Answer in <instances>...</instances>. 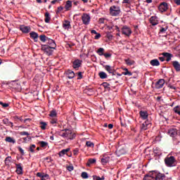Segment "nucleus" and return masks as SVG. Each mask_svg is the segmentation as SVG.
Masks as SVG:
<instances>
[{
	"label": "nucleus",
	"mask_w": 180,
	"mask_h": 180,
	"mask_svg": "<svg viewBox=\"0 0 180 180\" xmlns=\"http://www.w3.org/2000/svg\"><path fill=\"white\" fill-rule=\"evenodd\" d=\"M58 134L63 137V139H66V140H74L75 137V133L72 132L69 129H61L58 131Z\"/></svg>",
	"instance_id": "nucleus-1"
},
{
	"label": "nucleus",
	"mask_w": 180,
	"mask_h": 180,
	"mask_svg": "<svg viewBox=\"0 0 180 180\" xmlns=\"http://www.w3.org/2000/svg\"><path fill=\"white\" fill-rule=\"evenodd\" d=\"M165 164L167 167H172L176 166V160L174 156H167L165 158Z\"/></svg>",
	"instance_id": "nucleus-2"
},
{
	"label": "nucleus",
	"mask_w": 180,
	"mask_h": 180,
	"mask_svg": "<svg viewBox=\"0 0 180 180\" xmlns=\"http://www.w3.org/2000/svg\"><path fill=\"white\" fill-rule=\"evenodd\" d=\"M110 15L111 16H118V15H120V7L117 6L110 7Z\"/></svg>",
	"instance_id": "nucleus-3"
},
{
	"label": "nucleus",
	"mask_w": 180,
	"mask_h": 180,
	"mask_svg": "<svg viewBox=\"0 0 180 180\" xmlns=\"http://www.w3.org/2000/svg\"><path fill=\"white\" fill-rule=\"evenodd\" d=\"M82 20L83 25H89V22H91V16L89 14L84 13L82 15Z\"/></svg>",
	"instance_id": "nucleus-4"
},
{
	"label": "nucleus",
	"mask_w": 180,
	"mask_h": 180,
	"mask_svg": "<svg viewBox=\"0 0 180 180\" xmlns=\"http://www.w3.org/2000/svg\"><path fill=\"white\" fill-rule=\"evenodd\" d=\"M121 32L122 34H124V36H127L128 37L129 36H130V34H131V30L130 29V27L126 25L122 27Z\"/></svg>",
	"instance_id": "nucleus-5"
},
{
	"label": "nucleus",
	"mask_w": 180,
	"mask_h": 180,
	"mask_svg": "<svg viewBox=\"0 0 180 180\" xmlns=\"http://www.w3.org/2000/svg\"><path fill=\"white\" fill-rule=\"evenodd\" d=\"M158 9L160 12H167V11H168V4H167L165 1L160 3L158 6Z\"/></svg>",
	"instance_id": "nucleus-6"
},
{
	"label": "nucleus",
	"mask_w": 180,
	"mask_h": 180,
	"mask_svg": "<svg viewBox=\"0 0 180 180\" xmlns=\"http://www.w3.org/2000/svg\"><path fill=\"white\" fill-rule=\"evenodd\" d=\"M153 176L155 180H165V175L157 171H153Z\"/></svg>",
	"instance_id": "nucleus-7"
},
{
	"label": "nucleus",
	"mask_w": 180,
	"mask_h": 180,
	"mask_svg": "<svg viewBox=\"0 0 180 180\" xmlns=\"http://www.w3.org/2000/svg\"><path fill=\"white\" fill-rule=\"evenodd\" d=\"M41 50H43L48 56H51V54H53V49H51V48L49 47L47 45H43L41 46Z\"/></svg>",
	"instance_id": "nucleus-8"
},
{
	"label": "nucleus",
	"mask_w": 180,
	"mask_h": 180,
	"mask_svg": "<svg viewBox=\"0 0 180 180\" xmlns=\"http://www.w3.org/2000/svg\"><path fill=\"white\" fill-rule=\"evenodd\" d=\"M164 84H165V80L163 79H160L155 83V87L156 88V89H161V88L164 86Z\"/></svg>",
	"instance_id": "nucleus-9"
},
{
	"label": "nucleus",
	"mask_w": 180,
	"mask_h": 180,
	"mask_svg": "<svg viewBox=\"0 0 180 180\" xmlns=\"http://www.w3.org/2000/svg\"><path fill=\"white\" fill-rule=\"evenodd\" d=\"M72 64L73 68H75V70H78V68L82 65V60L76 59L73 61Z\"/></svg>",
	"instance_id": "nucleus-10"
},
{
	"label": "nucleus",
	"mask_w": 180,
	"mask_h": 180,
	"mask_svg": "<svg viewBox=\"0 0 180 180\" xmlns=\"http://www.w3.org/2000/svg\"><path fill=\"white\" fill-rule=\"evenodd\" d=\"M13 89H15V91H21L22 86H20V84H19L17 82H13L11 83Z\"/></svg>",
	"instance_id": "nucleus-11"
},
{
	"label": "nucleus",
	"mask_w": 180,
	"mask_h": 180,
	"mask_svg": "<svg viewBox=\"0 0 180 180\" xmlns=\"http://www.w3.org/2000/svg\"><path fill=\"white\" fill-rule=\"evenodd\" d=\"M143 180H155L154 177V171L150 172L148 174H146Z\"/></svg>",
	"instance_id": "nucleus-12"
},
{
	"label": "nucleus",
	"mask_w": 180,
	"mask_h": 180,
	"mask_svg": "<svg viewBox=\"0 0 180 180\" xmlns=\"http://www.w3.org/2000/svg\"><path fill=\"white\" fill-rule=\"evenodd\" d=\"M149 22L152 24V26H157V25H158V20L157 16L150 17Z\"/></svg>",
	"instance_id": "nucleus-13"
},
{
	"label": "nucleus",
	"mask_w": 180,
	"mask_h": 180,
	"mask_svg": "<svg viewBox=\"0 0 180 180\" xmlns=\"http://www.w3.org/2000/svg\"><path fill=\"white\" fill-rule=\"evenodd\" d=\"M15 167H16L15 172L18 175H22L23 174V167H22V165H20V164H16Z\"/></svg>",
	"instance_id": "nucleus-14"
},
{
	"label": "nucleus",
	"mask_w": 180,
	"mask_h": 180,
	"mask_svg": "<svg viewBox=\"0 0 180 180\" xmlns=\"http://www.w3.org/2000/svg\"><path fill=\"white\" fill-rule=\"evenodd\" d=\"M104 68L108 72H109V74L115 75V69H113L110 65H106L104 66Z\"/></svg>",
	"instance_id": "nucleus-15"
},
{
	"label": "nucleus",
	"mask_w": 180,
	"mask_h": 180,
	"mask_svg": "<svg viewBox=\"0 0 180 180\" xmlns=\"http://www.w3.org/2000/svg\"><path fill=\"white\" fill-rule=\"evenodd\" d=\"M139 115L143 120H147L148 118V112H147V111L141 110L139 112Z\"/></svg>",
	"instance_id": "nucleus-16"
},
{
	"label": "nucleus",
	"mask_w": 180,
	"mask_h": 180,
	"mask_svg": "<svg viewBox=\"0 0 180 180\" xmlns=\"http://www.w3.org/2000/svg\"><path fill=\"white\" fill-rule=\"evenodd\" d=\"M168 134L170 136V137H175L178 134V131H176V129H172L168 131Z\"/></svg>",
	"instance_id": "nucleus-17"
},
{
	"label": "nucleus",
	"mask_w": 180,
	"mask_h": 180,
	"mask_svg": "<svg viewBox=\"0 0 180 180\" xmlns=\"http://www.w3.org/2000/svg\"><path fill=\"white\" fill-rule=\"evenodd\" d=\"M172 65L176 71L179 72L180 71V64L179 62L174 60L172 62Z\"/></svg>",
	"instance_id": "nucleus-18"
},
{
	"label": "nucleus",
	"mask_w": 180,
	"mask_h": 180,
	"mask_svg": "<svg viewBox=\"0 0 180 180\" xmlns=\"http://www.w3.org/2000/svg\"><path fill=\"white\" fill-rule=\"evenodd\" d=\"M66 77L69 79H72V78H74L75 77V73H74V72H72V70H68L66 72Z\"/></svg>",
	"instance_id": "nucleus-19"
},
{
	"label": "nucleus",
	"mask_w": 180,
	"mask_h": 180,
	"mask_svg": "<svg viewBox=\"0 0 180 180\" xmlns=\"http://www.w3.org/2000/svg\"><path fill=\"white\" fill-rule=\"evenodd\" d=\"M63 27L65 30H68V29H71V22L68 20H65V22L63 24Z\"/></svg>",
	"instance_id": "nucleus-20"
},
{
	"label": "nucleus",
	"mask_w": 180,
	"mask_h": 180,
	"mask_svg": "<svg viewBox=\"0 0 180 180\" xmlns=\"http://www.w3.org/2000/svg\"><path fill=\"white\" fill-rule=\"evenodd\" d=\"M20 30L22 33H29V32H30V27L22 25L20 26Z\"/></svg>",
	"instance_id": "nucleus-21"
},
{
	"label": "nucleus",
	"mask_w": 180,
	"mask_h": 180,
	"mask_svg": "<svg viewBox=\"0 0 180 180\" xmlns=\"http://www.w3.org/2000/svg\"><path fill=\"white\" fill-rule=\"evenodd\" d=\"M49 42L51 43L50 45H48L49 49H51L52 50H56V47H57V45L56 44V42L53 39H49Z\"/></svg>",
	"instance_id": "nucleus-22"
},
{
	"label": "nucleus",
	"mask_w": 180,
	"mask_h": 180,
	"mask_svg": "<svg viewBox=\"0 0 180 180\" xmlns=\"http://www.w3.org/2000/svg\"><path fill=\"white\" fill-rule=\"evenodd\" d=\"M151 124H149L148 122H147V121L144 122L141 126V130L142 131H145L147 130V129H148V127L150 126Z\"/></svg>",
	"instance_id": "nucleus-23"
},
{
	"label": "nucleus",
	"mask_w": 180,
	"mask_h": 180,
	"mask_svg": "<svg viewBox=\"0 0 180 180\" xmlns=\"http://www.w3.org/2000/svg\"><path fill=\"white\" fill-rule=\"evenodd\" d=\"M72 8V2L70 0L66 1V4L65 6V8L66 11H70Z\"/></svg>",
	"instance_id": "nucleus-24"
},
{
	"label": "nucleus",
	"mask_w": 180,
	"mask_h": 180,
	"mask_svg": "<svg viewBox=\"0 0 180 180\" xmlns=\"http://www.w3.org/2000/svg\"><path fill=\"white\" fill-rule=\"evenodd\" d=\"M150 65H152L153 67H158V65H160V61H158V59H153L150 60Z\"/></svg>",
	"instance_id": "nucleus-25"
},
{
	"label": "nucleus",
	"mask_w": 180,
	"mask_h": 180,
	"mask_svg": "<svg viewBox=\"0 0 180 180\" xmlns=\"http://www.w3.org/2000/svg\"><path fill=\"white\" fill-rule=\"evenodd\" d=\"M68 151H70V148H68L66 149L62 150L58 153L59 154V157H63V156L65 155V154H67L68 153Z\"/></svg>",
	"instance_id": "nucleus-26"
},
{
	"label": "nucleus",
	"mask_w": 180,
	"mask_h": 180,
	"mask_svg": "<svg viewBox=\"0 0 180 180\" xmlns=\"http://www.w3.org/2000/svg\"><path fill=\"white\" fill-rule=\"evenodd\" d=\"M163 56L166 61H171V58L172 57V55L171 53H164Z\"/></svg>",
	"instance_id": "nucleus-27"
},
{
	"label": "nucleus",
	"mask_w": 180,
	"mask_h": 180,
	"mask_svg": "<svg viewBox=\"0 0 180 180\" xmlns=\"http://www.w3.org/2000/svg\"><path fill=\"white\" fill-rule=\"evenodd\" d=\"M124 62L126 63L127 65H134V63H136L134 60L130 58L125 59Z\"/></svg>",
	"instance_id": "nucleus-28"
},
{
	"label": "nucleus",
	"mask_w": 180,
	"mask_h": 180,
	"mask_svg": "<svg viewBox=\"0 0 180 180\" xmlns=\"http://www.w3.org/2000/svg\"><path fill=\"white\" fill-rule=\"evenodd\" d=\"M98 76L100 77V78L101 79H105L108 78V75H106V72H100L98 73Z\"/></svg>",
	"instance_id": "nucleus-29"
},
{
	"label": "nucleus",
	"mask_w": 180,
	"mask_h": 180,
	"mask_svg": "<svg viewBox=\"0 0 180 180\" xmlns=\"http://www.w3.org/2000/svg\"><path fill=\"white\" fill-rule=\"evenodd\" d=\"M51 20V17H50V13L48 12L45 13V22L49 23Z\"/></svg>",
	"instance_id": "nucleus-30"
},
{
	"label": "nucleus",
	"mask_w": 180,
	"mask_h": 180,
	"mask_svg": "<svg viewBox=\"0 0 180 180\" xmlns=\"http://www.w3.org/2000/svg\"><path fill=\"white\" fill-rule=\"evenodd\" d=\"M30 37H32V39H34V40H37V39H39V34H37V33L32 32H30Z\"/></svg>",
	"instance_id": "nucleus-31"
},
{
	"label": "nucleus",
	"mask_w": 180,
	"mask_h": 180,
	"mask_svg": "<svg viewBox=\"0 0 180 180\" xmlns=\"http://www.w3.org/2000/svg\"><path fill=\"white\" fill-rule=\"evenodd\" d=\"M11 162H12V157L8 156L5 159V164H6V165H11Z\"/></svg>",
	"instance_id": "nucleus-32"
},
{
	"label": "nucleus",
	"mask_w": 180,
	"mask_h": 180,
	"mask_svg": "<svg viewBox=\"0 0 180 180\" xmlns=\"http://www.w3.org/2000/svg\"><path fill=\"white\" fill-rule=\"evenodd\" d=\"M110 158L109 157H104L103 158L101 159V162L103 165H106L108 164V162L109 161Z\"/></svg>",
	"instance_id": "nucleus-33"
},
{
	"label": "nucleus",
	"mask_w": 180,
	"mask_h": 180,
	"mask_svg": "<svg viewBox=\"0 0 180 180\" xmlns=\"http://www.w3.org/2000/svg\"><path fill=\"white\" fill-rule=\"evenodd\" d=\"M6 141H7V143H13V144H15V143H16V141L11 136L6 137Z\"/></svg>",
	"instance_id": "nucleus-34"
},
{
	"label": "nucleus",
	"mask_w": 180,
	"mask_h": 180,
	"mask_svg": "<svg viewBox=\"0 0 180 180\" xmlns=\"http://www.w3.org/2000/svg\"><path fill=\"white\" fill-rule=\"evenodd\" d=\"M95 162H96V159H89V161L86 163L87 167H91V164H95Z\"/></svg>",
	"instance_id": "nucleus-35"
},
{
	"label": "nucleus",
	"mask_w": 180,
	"mask_h": 180,
	"mask_svg": "<svg viewBox=\"0 0 180 180\" xmlns=\"http://www.w3.org/2000/svg\"><path fill=\"white\" fill-rule=\"evenodd\" d=\"M97 53H98V56H103L105 53V49L103 48H99L97 50Z\"/></svg>",
	"instance_id": "nucleus-36"
},
{
	"label": "nucleus",
	"mask_w": 180,
	"mask_h": 180,
	"mask_svg": "<svg viewBox=\"0 0 180 180\" xmlns=\"http://www.w3.org/2000/svg\"><path fill=\"white\" fill-rule=\"evenodd\" d=\"M47 127V123L44 122H40V127L41 130H46V127Z\"/></svg>",
	"instance_id": "nucleus-37"
},
{
	"label": "nucleus",
	"mask_w": 180,
	"mask_h": 180,
	"mask_svg": "<svg viewBox=\"0 0 180 180\" xmlns=\"http://www.w3.org/2000/svg\"><path fill=\"white\" fill-rule=\"evenodd\" d=\"M49 116L51 117H57V112H56V110H52L51 111Z\"/></svg>",
	"instance_id": "nucleus-38"
},
{
	"label": "nucleus",
	"mask_w": 180,
	"mask_h": 180,
	"mask_svg": "<svg viewBox=\"0 0 180 180\" xmlns=\"http://www.w3.org/2000/svg\"><path fill=\"white\" fill-rule=\"evenodd\" d=\"M82 178H83V179H88V173H86V172H83L82 173Z\"/></svg>",
	"instance_id": "nucleus-39"
},
{
	"label": "nucleus",
	"mask_w": 180,
	"mask_h": 180,
	"mask_svg": "<svg viewBox=\"0 0 180 180\" xmlns=\"http://www.w3.org/2000/svg\"><path fill=\"white\" fill-rule=\"evenodd\" d=\"M174 111L175 113H177V115L179 116H180V108L179 106H176L174 108Z\"/></svg>",
	"instance_id": "nucleus-40"
},
{
	"label": "nucleus",
	"mask_w": 180,
	"mask_h": 180,
	"mask_svg": "<svg viewBox=\"0 0 180 180\" xmlns=\"http://www.w3.org/2000/svg\"><path fill=\"white\" fill-rule=\"evenodd\" d=\"M51 124L56 126L57 124V118H52L50 121Z\"/></svg>",
	"instance_id": "nucleus-41"
},
{
	"label": "nucleus",
	"mask_w": 180,
	"mask_h": 180,
	"mask_svg": "<svg viewBox=\"0 0 180 180\" xmlns=\"http://www.w3.org/2000/svg\"><path fill=\"white\" fill-rule=\"evenodd\" d=\"M86 146L87 147H94V143H92L91 141H86Z\"/></svg>",
	"instance_id": "nucleus-42"
},
{
	"label": "nucleus",
	"mask_w": 180,
	"mask_h": 180,
	"mask_svg": "<svg viewBox=\"0 0 180 180\" xmlns=\"http://www.w3.org/2000/svg\"><path fill=\"white\" fill-rule=\"evenodd\" d=\"M34 148H36V145H32L30 147V151L31 153H34Z\"/></svg>",
	"instance_id": "nucleus-43"
},
{
	"label": "nucleus",
	"mask_w": 180,
	"mask_h": 180,
	"mask_svg": "<svg viewBox=\"0 0 180 180\" xmlns=\"http://www.w3.org/2000/svg\"><path fill=\"white\" fill-rule=\"evenodd\" d=\"M39 144H40V146H41V147H46V146H47V142H44V141H40L39 142Z\"/></svg>",
	"instance_id": "nucleus-44"
},
{
	"label": "nucleus",
	"mask_w": 180,
	"mask_h": 180,
	"mask_svg": "<svg viewBox=\"0 0 180 180\" xmlns=\"http://www.w3.org/2000/svg\"><path fill=\"white\" fill-rule=\"evenodd\" d=\"M124 70L127 72H123V75H131V72H129V70H127V68H125Z\"/></svg>",
	"instance_id": "nucleus-45"
},
{
	"label": "nucleus",
	"mask_w": 180,
	"mask_h": 180,
	"mask_svg": "<svg viewBox=\"0 0 180 180\" xmlns=\"http://www.w3.org/2000/svg\"><path fill=\"white\" fill-rule=\"evenodd\" d=\"M39 39L41 41H44V42L46 41V35H40Z\"/></svg>",
	"instance_id": "nucleus-46"
},
{
	"label": "nucleus",
	"mask_w": 180,
	"mask_h": 180,
	"mask_svg": "<svg viewBox=\"0 0 180 180\" xmlns=\"http://www.w3.org/2000/svg\"><path fill=\"white\" fill-rule=\"evenodd\" d=\"M0 105H1L3 108H8V106H9L8 103H4L2 101L0 102Z\"/></svg>",
	"instance_id": "nucleus-47"
},
{
	"label": "nucleus",
	"mask_w": 180,
	"mask_h": 180,
	"mask_svg": "<svg viewBox=\"0 0 180 180\" xmlns=\"http://www.w3.org/2000/svg\"><path fill=\"white\" fill-rule=\"evenodd\" d=\"M21 136H30V134L27 131H22L20 133Z\"/></svg>",
	"instance_id": "nucleus-48"
},
{
	"label": "nucleus",
	"mask_w": 180,
	"mask_h": 180,
	"mask_svg": "<svg viewBox=\"0 0 180 180\" xmlns=\"http://www.w3.org/2000/svg\"><path fill=\"white\" fill-rule=\"evenodd\" d=\"M77 75H78V78H77V79H82V72H79L78 73H77Z\"/></svg>",
	"instance_id": "nucleus-49"
},
{
	"label": "nucleus",
	"mask_w": 180,
	"mask_h": 180,
	"mask_svg": "<svg viewBox=\"0 0 180 180\" xmlns=\"http://www.w3.org/2000/svg\"><path fill=\"white\" fill-rule=\"evenodd\" d=\"M103 56L105 58H109L112 57V54H110V53H104Z\"/></svg>",
	"instance_id": "nucleus-50"
},
{
	"label": "nucleus",
	"mask_w": 180,
	"mask_h": 180,
	"mask_svg": "<svg viewBox=\"0 0 180 180\" xmlns=\"http://www.w3.org/2000/svg\"><path fill=\"white\" fill-rule=\"evenodd\" d=\"M122 4H131V0H123Z\"/></svg>",
	"instance_id": "nucleus-51"
},
{
	"label": "nucleus",
	"mask_w": 180,
	"mask_h": 180,
	"mask_svg": "<svg viewBox=\"0 0 180 180\" xmlns=\"http://www.w3.org/2000/svg\"><path fill=\"white\" fill-rule=\"evenodd\" d=\"M67 169H68V171H70V172L74 171V167L73 166H68L67 167Z\"/></svg>",
	"instance_id": "nucleus-52"
},
{
	"label": "nucleus",
	"mask_w": 180,
	"mask_h": 180,
	"mask_svg": "<svg viewBox=\"0 0 180 180\" xmlns=\"http://www.w3.org/2000/svg\"><path fill=\"white\" fill-rule=\"evenodd\" d=\"M96 35L94 37V39H96V40H98V39H101V34H99V33H97V34H96Z\"/></svg>",
	"instance_id": "nucleus-53"
},
{
	"label": "nucleus",
	"mask_w": 180,
	"mask_h": 180,
	"mask_svg": "<svg viewBox=\"0 0 180 180\" xmlns=\"http://www.w3.org/2000/svg\"><path fill=\"white\" fill-rule=\"evenodd\" d=\"M37 176H39V178H41V179H43V174L41 172H38L37 173Z\"/></svg>",
	"instance_id": "nucleus-54"
},
{
	"label": "nucleus",
	"mask_w": 180,
	"mask_h": 180,
	"mask_svg": "<svg viewBox=\"0 0 180 180\" xmlns=\"http://www.w3.org/2000/svg\"><path fill=\"white\" fill-rule=\"evenodd\" d=\"M63 9H64V7H63V6H59V7H58L57 13L61 12V11H63Z\"/></svg>",
	"instance_id": "nucleus-55"
},
{
	"label": "nucleus",
	"mask_w": 180,
	"mask_h": 180,
	"mask_svg": "<svg viewBox=\"0 0 180 180\" xmlns=\"http://www.w3.org/2000/svg\"><path fill=\"white\" fill-rule=\"evenodd\" d=\"M107 37H108V39H112L113 35H112L111 33H108L107 34Z\"/></svg>",
	"instance_id": "nucleus-56"
},
{
	"label": "nucleus",
	"mask_w": 180,
	"mask_h": 180,
	"mask_svg": "<svg viewBox=\"0 0 180 180\" xmlns=\"http://www.w3.org/2000/svg\"><path fill=\"white\" fill-rule=\"evenodd\" d=\"M18 150H19L20 153H21V154L22 155L25 154V150H23L22 148L18 147Z\"/></svg>",
	"instance_id": "nucleus-57"
},
{
	"label": "nucleus",
	"mask_w": 180,
	"mask_h": 180,
	"mask_svg": "<svg viewBox=\"0 0 180 180\" xmlns=\"http://www.w3.org/2000/svg\"><path fill=\"white\" fill-rule=\"evenodd\" d=\"M99 23H105V19L103 18H100L98 20Z\"/></svg>",
	"instance_id": "nucleus-58"
},
{
	"label": "nucleus",
	"mask_w": 180,
	"mask_h": 180,
	"mask_svg": "<svg viewBox=\"0 0 180 180\" xmlns=\"http://www.w3.org/2000/svg\"><path fill=\"white\" fill-rule=\"evenodd\" d=\"M91 33H92L93 34H98V32H97L96 30H92L91 31Z\"/></svg>",
	"instance_id": "nucleus-59"
},
{
	"label": "nucleus",
	"mask_w": 180,
	"mask_h": 180,
	"mask_svg": "<svg viewBox=\"0 0 180 180\" xmlns=\"http://www.w3.org/2000/svg\"><path fill=\"white\" fill-rule=\"evenodd\" d=\"M159 60H160L162 62V61H165V56H164V57H162H162H160V58H159Z\"/></svg>",
	"instance_id": "nucleus-60"
},
{
	"label": "nucleus",
	"mask_w": 180,
	"mask_h": 180,
	"mask_svg": "<svg viewBox=\"0 0 180 180\" xmlns=\"http://www.w3.org/2000/svg\"><path fill=\"white\" fill-rule=\"evenodd\" d=\"M43 179L42 180H46V179L45 178H46V179H49V174H45V175H43Z\"/></svg>",
	"instance_id": "nucleus-61"
},
{
	"label": "nucleus",
	"mask_w": 180,
	"mask_h": 180,
	"mask_svg": "<svg viewBox=\"0 0 180 180\" xmlns=\"http://www.w3.org/2000/svg\"><path fill=\"white\" fill-rule=\"evenodd\" d=\"M60 1H61V0H53V1H51V4L53 5H54V4H56V2H60Z\"/></svg>",
	"instance_id": "nucleus-62"
},
{
	"label": "nucleus",
	"mask_w": 180,
	"mask_h": 180,
	"mask_svg": "<svg viewBox=\"0 0 180 180\" xmlns=\"http://www.w3.org/2000/svg\"><path fill=\"white\" fill-rule=\"evenodd\" d=\"M174 3H175L176 5H180V0H174Z\"/></svg>",
	"instance_id": "nucleus-63"
},
{
	"label": "nucleus",
	"mask_w": 180,
	"mask_h": 180,
	"mask_svg": "<svg viewBox=\"0 0 180 180\" xmlns=\"http://www.w3.org/2000/svg\"><path fill=\"white\" fill-rule=\"evenodd\" d=\"M160 32H161V33H164V32H167V29H165V28H161V29H160Z\"/></svg>",
	"instance_id": "nucleus-64"
}]
</instances>
